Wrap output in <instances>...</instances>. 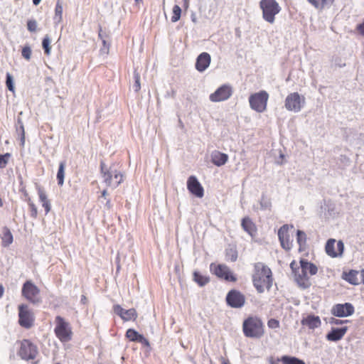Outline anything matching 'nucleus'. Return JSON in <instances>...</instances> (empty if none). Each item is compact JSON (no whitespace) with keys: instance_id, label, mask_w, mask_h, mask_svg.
Here are the masks:
<instances>
[{"instance_id":"9","label":"nucleus","mask_w":364,"mask_h":364,"mask_svg":"<svg viewBox=\"0 0 364 364\" xmlns=\"http://www.w3.org/2000/svg\"><path fill=\"white\" fill-rule=\"evenodd\" d=\"M305 103V98L298 92H292L287 95L284 102V107L288 111L299 112Z\"/></svg>"},{"instance_id":"36","label":"nucleus","mask_w":364,"mask_h":364,"mask_svg":"<svg viewBox=\"0 0 364 364\" xmlns=\"http://www.w3.org/2000/svg\"><path fill=\"white\" fill-rule=\"evenodd\" d=\"M181 9L179 6L175 5L173 8V15L171 16V21L175 23L181 18Z\"/></svg>"},{"instance_id":"47","label":"nucleus","mask_w":364,"mask_h":364,"mask_svg":"<svg viewBox=\"0 0 364 364\" xmlns=\"http://www.w3.org/2000/svg\"><path fill=\"white\" fill-rule=\"evenodd\" d=\"M260 205H261L262 208L267 209L270 207L271 203L269 201V200H267L264 196H262L261 201H260Z\"/></svg>"},{"instance_id":"19","label":"nucleus","mask_w":364,"mask_h":364,"mask_svg":"<svg viewBox=\"0 0 364 364\" xmlns=\"http://www.w3.org/2000/svg\"><path fill=\"white\" fill-rule=\"evenodd\" d=\"M188 191L196 196L202 198L203 196V188L196 176H191L187 181Z\"/></svg>"},{"instance_id":"31","label":"nucleus","mask_w":364,"mask_h":364,"mask_svg":"<svg viewBox=\"0 0 364 364\" xmlns=\"http://www.w3.org/2000/svg\"><path fill=\"white\" fill-rule=\"evenodd\" d=\"M65 168V161H61L59 164V168H58V171L57 173L58 184L60 186H62L64 183Z\"/></svg>"},{"instance_id":"58","label":"nucleus","mask_w":364,"mask_h":364,"mask_svg":"<svg viewBox=\"0 0 364 364\" xmlns=\"http://www.w3.org/2000/svg\"><path fill=\"white\" fill-rule=\"evenodd\" d=\"M280 158H282V159L284 158V155L282 154H280Z\"/></svg>"},{"instance_id":"53","label":"nucleus","mask_w":364,"mask_h":364,"mask_svg":"<svg viewBox=\"0 0 364 364\" xmlns=\"http://www.w3.org/2000/svg\"><path fill=\"white\" fill-rule=\"evenodd\" d=\"M107 194V190H104V191L102 192V196H101L105 198H106Z\"/></svg>"},{"instance_id":"12","label":"nucleus","mask_w":364,"mask_h":364,"mask_svg":"<svg viewBox=\"0 0 364 364\" xmlns=\"http://www.w3.org/2000/svg\"><path fill=\"white\" fill-rule=\"evenodd\" d=\"M232 94V89L228 85H223L212 93L209 98L211 102H218L227 100Z\"/></svg>"},{"instance_id":"38","label":"nucleus","mask_w":364,"mask_h":364,"mask_svg":"<svg viewBox=\"0 0 364 364\" xmlns=\"http://www.w3.org/2000/svg\"><path fill=\"white\" fill-rule=\"evenodd\" d=\"M50 40L49 37L48 36H46L44 37V38L43 39L42 46H43V48L44 49L45 53L48 55H50Z\"/></svg>"},{"instance_id":"37","label":"nucleus","mask_w":364,"mask_h":364,"mask_svg":"<svg viewBox=\"0 0 364 364\" xmlns=\"http://www.w3.org/2000/svg\"><path fill=\"white\" fill-rule=\"evenodd\" d=\"M99 37L102 39L103 44V47L100 49L101 53L102 54H108L109 50V43H108L107 41L103 38L101 28L99 31Z\"/></svg>"},{"instance_id":"34","label":"nucleus","mask_w":364,"mask_h":364,"mask_svg":"<svg viewBox=\"0 0 364 364\" xmlns=\"http://www.w3.org/2000/svg\"><path fill=\"white\" fill-rule=\"evenodd\" d=\"M296 240L299 245L300 249L305 246L306 242V235L302 230H297L296 232Z\"/></svg>"},{"instance_id":"1","label":"nucleus","mask_w":364,"mask_h":364,"mask_svg":"<svg viewBox=\"0 0 364 364\" xmlns=\"http://www.w3.org/2000/svg\"><path fill=\"white\" fill-rule=\"evenodd\" d=\"M300 266L301 269L297 267L295 261L290 264V267L294 274V279L299 287L304 289H308L311 285L308 273L311 276L315 275L318 272V268L314 264L304 259L300 260Z\"/></svg>"},{"instance_id":"43","label":"nucleus","mask_w":364,"mask_h":364,"mask_svg":"<svg viewBox=\"0 0 364 364\" xmlns=\"http://www.w3.org/2000/svg\"><path fill=\"white\" fill-rule=\"evenodd\" d=\"M10 156L9 154H6L4 155L0 154V168H3L6 167L8 163V159Z\"/></svg>"},{"instance_id":"48","label":"nucleus","mask_w":364,"mask_h":364,"mask_svg":"<svg viewBox=\"0 0 364 364\" xmlns=\"http://www.w3.org/2000/svg\"><path fill=\"white\" fill-rule=\"evenodd\" d=\"M364 284V269L358 271V284Z\"/></svg>"},{"instance_id":"39","label":"nucleus","mask_w":364,"mask_h":364,"mask_svg":"<svg viewBox=\"0 0 364 364\" xmlns=\"http://www.w3.org/2000/svg\"><path fill=\"white\" fill-rule=\"evenodd\" d=\"M6 85L9 90L14 91V78L13 76L9 73H6Z\"/></svg>"},{"instance_id":"32","label":"nucleus","mask_w":364,"mask_h":364,"mask_svg":"<svg viewBox=\"0 0 364 364\" xmlns=\"http://www.w3.org/2000/svg\"><path fill=\"white\" fill-rule=\"evenodd\" d=\"M62 15H63V6L60 0L57 1L55 9V16L54 21L55 23H58L62 21Z\"/></svg>"},{"instance_id":"26","label":"nucleus","mask_w":364,"mask_h":364,"mask_svg":"<svg viewBox=\"0 0 364 364\" xmlns=\"http://www.w3.org/2000/svg\"><path fill=\"white\" fill-rule=\"evenodd\" d=\"M309 4L314 6L316 9L322 10L326 7L331 6L334 0H307Z\"/></svg>"},{"instance_id":"3","label":"nucleus","mask_w":364,"mask_h":364,"mask_svg":"<svg viewBox=\"0 0 364 364\" xmlns=\"http://www.w3.org/2000/svg\"><path fill=\"white\" fill-rule=\"evenodd\" d=\"M100 173L107 186L117 188L123 181V175L113 166L107 167L104 161L100 163Z\"/></svg>"},{"instance_id":"46","label":"nucleus","mask_w":364,"mask_h":364,"mask_svg":"<svg viewBox=\"0 0 364 364\" xmlns=\"http://www.w3.org/2000/svg\"><path fill=\"white\" fill-rule=\"evenodd\" d=\"M267 326L270 328H277L279 327V322L277 319L271 318L268 321Z\"/></svg>"},{"instance_id":"42","label":"nucleus","mask_w":364,"mask_h":364,"mask_svg":"<svg viewBox=\"0 0 364 364\" xmlns=\"http://www.w3.org/2000/svg\"><path fill=\"white\" fill-rule=\"evenodd\" d=\"M27 28L30 32H36L37 30V22L34 19H30L27 22Z\"/></svg>"},{"instance_id":"20","label":"nucleus","mask_w":364,"mask_h":364,"mask_svg":"<svg viewBox=\"0 0 364 364\" xmlns=\"http://www.w3.org/2000/svg\"><path fill=\"white\" fill-rule=\"evenodd\" d=\"M211 58L209 53L203 52L200 53L196 59V68L198 71L202 73L205 71L210 65Z\"/></svg>"},{"instance_id":"21","label":"nucleus","mask_w":364,"mask_h":364,"mask_svg":"<svg viewBox=\"0 0 364 364\" xmlns=\"http://www.w3.org/2000/svg\"><path fill=\"white\" fill-rule=\"evenodd\" d=\"M348 331V327L344 326L340 328H333L331 331L327 333L326 339L329 341H338L344 336Z\"/></svg>"},{"instance_id":"8","label":"nucleus","mask_w":364,"mask_h":364,"mask_svg":"<svg viewBox=\"0 0 364 364\" xmlns=\"http://www.w3.org/2000/svg\"><path fill=\"white\" fill-rule=\"evenodd\" d=\"M22 295L33 304L41 302L40 289L31 282L26 281L22 287Z\"/></svg>"},{"instance_id":"6","label":"nucleus","mask_w":364,"mask_h":364,"mask_svg":"<svg viewBox=\"0 0 364 364\" xmlns=\"http://www.w3.org/2000/svg\"><path fill=\"white\" fill-rule=\"evenodd\" d=\"M55 327L54 329L57 338L63 343L68 342L72 338V329L70 323L63 317L58 316L55 317Z\"/></svg>"},{"instance_id":"23","label":"nucleus","mask_w":364,"mask_h":364,"mask_svg":"<svg viewBox=\"0 0 364 364\" xmlns=\"http://www.w3.org/2000/svg\"><path fill=\"white\" fill-rule=\"evenodd\" d=\"M228 160V156L226 154L219 151H214L211 154V161L217 166L224 165Z\"/></svg>"},{"instance_id":"13","label":"nucleus","mask_w":364,"mask_h":364,"mask_svg":"<svg viewBox=\"0 0 364 364\" xmlns=\"http://www.w3.org/2000/svg\"><path fill=\"white\" fill-rule=\"evenodd\" d=\"M226 301L230 306L238 309L244 306L245 297L240 291L233 289L228 293Z\"/></svg>"},{"instance_id":"18","label":"nucleus","mask_w":364,"mask_h":364,"mask_svg":"<svg viewBox=\"0 0 364 364\" xmlns=\"http://www.w3.org/2000/svg\"><path fill=\"white\" fill-rule=\"evenodd\" d=\"M113 310L124 321L135 320L137 318V313L134 309L125 310L120 305L117 304L113 306Z\"/></svg>"},{"instance_id":"52","label":"nucleus","mask_w":364,"mask_h":364,"mask_svg":"<svg viewBox=\"0 0 364 364\" xmlns=\"http://www.w3.org/2000/svg\"><path fill=\"white\" fill-rule=\"evenodd\" d=\"M4 292V288L3 285L0 284V298L2 297Z\"/></svg>"},{"instance_id":"44","label":"nucleus","mask_w":364,"mask_h":364,"mask_svg":"<svg viewBox=\"0 0 364 364\" xmlns=\"http://www.w3.org/2000/svg\"><path fill=\"white\" fill-rule=\"evenodd\" d=\"M226 256L232 262H235L237 258V253L235 250L230 249L228 251H227Z\"/></svg>"},{"instance_id":"49","label":"nucleus","mask_w":364,"mask_h":364,"mask_svg":"<svg viewBox=\"0 0 364 364\" xmlns=\"http://www.w3.org/2000/svg\"><path fill=\"white\" fill-rule=\"evenodd\" d=\"M346 322H347V320H340V319H337V318H332L331 320L330 321V323L334 324V325H341V324H343Z\"/></svg>"},{"instance_id":"17","label":"nucleus","mask_w":364,"mask_h":364,"mask_svg":"<svg viewBox=\"0 0 364 364\" xmlns=\"http://www.w3.org/2000/svg\"><path fill=\"white\" fill-rule=\"evenodd\" d=\"M354 307L350 303L338 304L331 309V314L337 317H346L354 313Z\"/></svg>"},{"instance_id":"30","label":"nucleus","mask_w":364,"mask_h":364,"mask_svg":"<svg viewBox=\"0 0 364 364\" xmlns=\"http://www.w3.org/2000/svg\"><path fill=\"white\" fill-rule=\"evenodd\" d=\"M193 280L200 287L205 286L210 281L209 277L200 274L197 271L193 272Z\"/></svg>"},{"instance_id":"7","label":"nucleus","mask_w":364,"mask_h":364,"mask_svg":"<svg viewBox=\"0 0 364 364\" xmlns=\"http://www.w3.org/2000/svg\"><path fill=\"white\" fill-rule=\"evenodd\" d=\"M269 95L266 91H260L250 95L249 102L250 107L257 112H263L267 108Z\"/></svg>"},{"instance_id":"5","label":"nucleus","mask_w":364,"mask_h":364,"mask_svg":"<svg viewBox=\"0 0 364 364\" xmlns=\"http://www.w3.org/2000/svg\"><path fill=\"white\" fill-rule=\"evenodd\" d=\"M259 7L262 11V18L267 22L272 24L275 21V16L281 11V7L276 0H261Z\"/></svg>"},{"instance_id":"27","label":"nucleus","mask_w":364,"mask_h":364,"mask_svg":"<svg viewBox=\"0 0 364 364\" xmlns=\"http://www.w3.org/2000/svg\"><path fill=\"white\" fill-rule=\"evenodd\" d=\"M241 225L243 230L249 235H253V234L255 232V225L249 218H243Z\"/></svg>"},{"instance_id":"45","label":"nucleus","mask_w":364,"mask_h":364,"mask_svg":"<svg viewBox=\"0 0 364 364\" xmlns=\"http://www.w3.org/2000/svg\"><path fill=\"white\" fill-rule=\"evenodd\" d=\"M28 205L31 208V216L33 218H36L38 215V210L35 204L31 201V200H28Z\"/></svg>"},{"instance_id":"51","label":"nucleus","mask_w":364,"mask_h":364,"mask_svg":"<svg viewBox=\"0 0 364 364\" xmlns=\"http://www.w3.org/2000/svg\"><path fill=\"white\" fill-rule=\"evenodd\" d=\"M80 302L82 304H86L87 302V297L85 296V295H82L81 296V299H80Z\"/></svg>"},{"instance_id":"33","label":"nucleus","mask_w":364,"mask_h":364,"mask_svg":"<svg viewBox=\"0 0 364 364\" xmlns=\"http://www.w3.org/2000/svg\"><path fill=\"white\" fill-rule=\"evenodd\" d=\"M281 360L284 364H305L302 360L288 355L282 356Z\"/></svg>"},{"instance_id":"50","label":"nucleus","mask_w":364,"mask_h":364,"mask_svg":"<svg viewBox=\"0 0 364 364\" xmlns=\"http://www.w3.org/2000/svg\"><path fill=\"white\" fill-rule=\"evenodd\" d=\"M358 29L361 34L364 35V22L358 26Z\"/></svg>"},{"instance_id":"35","label":"nucleus","mask_w":364,"mask_h":364,"mask_svg":"<svg viewBox=\"0 0 364 364\" xmlns=\"http://www.w3.org/2000/svg\"><path fill=\"white\" fill-rule=\"evenodd\" d=\"M16 132H17V133L21 134V141L22 144H23L24 140H25L24 127H23V124L21 119L19 118L17 120Z\"/></svg>"},{"instance_id":"56","label":"nucleus","mask_w":364,"mask_h":364,"mask_svg":"<svg viewBox=\"0 0 364 364\" xmlns=\"http://www.w3.org/2000/svg\"><path fill=\"white\" fill-rule=\"evenodd\" d=\"M222 364H230L229 361L228 360H224L222 363Z\"/></svg>"},{"instance_id":"41","label":"nucleus","mask_w":364,"mask_h":364,"mask_svg":"<svg viewBox=\"0 0 364 364\" xmlns=\"http://www.w3.org/2000/svg\"><path fill=\"white\" fill-rule=\"evenodd\" d=\"M134 84L133 85V88L134 89L135 92H138L141 88L140 85V76L138 73L136 71L134 73Z\"/></svg>"},{"instance_id":"16","label":"nucleus","mask_w":364,"mask_h":364,"mask_svg":"<svg viewBox=\"0 0 364 364\" xmlns=\"http://www.w3.org/2000/svg\"><path fill=\"white\" fill-rule=\"evenodd\" d=\"M293 228V226L290 227L288 225H282L278 230V237L281 246L286 250H289L292 247L293 240L289 233V228Z\"/></svg>"},{"instance_id":"54","label":"nucleus","mask_w":364,"mask_h":364,"mask_svg":"<svg viewBox=\"0 0 364 364\" xmlns=\"http://www.w3.org/2000/svg\"><path fill=\"white\" fill-rule=\"evenodd\" d=\"M106 206H107V208L108 209H109V208H110V207H111L110 200H109V199H108V200H107V202H106Z\"/></svg>"},{"instance_id":"24","label":"nucleus","mask_w":364,"mask_h":364,"mask_svg":"<svg viewBox=\"0 0 364 364\" xmlns=\"http://www.w3.org/2000/svg\"><path fill=\"white\" fill-rule=\"evenodd\" d=\"M38 193L40 201L41 202L43 207L45 208L46 214H47L50 212L51 208L50 200L48 199L47 196L42 188H38Z\"/></svg>"},{"instance_id":"4","label":"nucleus","mask_w":364,"mask_h":364,"mask_svg":"<svg viewBox=\"0 0 364 364\" xmlns=\"http://www.w3.org/2000/svg\"><path fill=\"white\" fill-rule=\"evenodd\" d=\"M244 334L248 338H261L264 334L263 323L257 317H249L242 324Z\"/></svg>"},{"instance_id":"28","label":"nucleus","mask_w":364,"mask_h":364,"mask_svg":"<svg viewBox=\"0 0 364 364\" xmlns=\"http://www.w3.org/2000/svg\"><path fill=\"white\" fill-rule=\"evenodd\" d=\"M358 271L350 270L349 272H343V278L353 285H358Z\"/></svg>"},{"instance_id":"57","label":"nucleus","mask_w":364,"mask_h":364,"mask_svg":"<svg viewBox=\"0 0 364 364\" xmlns=\"http://www.w3.org/2000/svg\"><path fill=\"white\" fill-rule=\"evenodd\" d=\"M271 364H279V361H277V362L272 361Z\"/></svg>"},{"instance_id":"40","label":"nucleus","mask_w":364,"mask_h":364,"mask_svg":"<svg viewBox=\"0 0 364 364\" xmlns=\"http://www.w3.org/2000/svg\"><path fill=\"white\" fill-rule=\"evenodd\" d=\"M31 53H32V51H31V48L30 46H25L23 48L22 51H21V55L26 60H29L31 59Z\"/></svg>"},{"instance_id":"29","label":"nucleus","mask_w":364,"mask_h":364,"mask_svg":"<svg viewBox=\"0 0 364 364\" xmlns=\"http://www.w3.org/2000/svg\"><path fill=\"white\" fill-rule=\"evenodd\" d=\"M1 240L4 247H7L13 242V235L10 230L6 227H4L2 230Z\"/></svg>"},{"instance_id":"10","label":"nucleus","mask_w":364,"mask_h":364,"mask_svg":"<svg viewBox=\"0 0 364 364\" xmlns=\"http://www.w3.org/2000/svg\"><path fill=\"white\" fill-rule=\"evenodd\" d=\"M18 354L23 360H33L38 354L37 347L29 341L23 340L21 342Z\"/></svg>"},{"instance_id":"11","label":"nucleus","mask_w":364,"mask_h":364,"mask_svg":"<svg viewBox=\"0 0 364 364\" xmlns=\"http://www.w3.org/2000/svg\"><path fill=\"white\" fill-rule=\"evenodd\" d=\"M18 311L19 324L26 328H31L33 323V316L32 312L28 309V306L21 304L18 306Z\"/></svg>"},{"instance_id":"55","label":"nucleus","mask_w":364,"mask_h":364,"mask_svg":"<svg viewBox=\"0 0 364 364\" xmlns=\"http://www.w3.org/2000/svg\"><path fill=\"white\" fill-rule=\"evenodd\" d=\"M41 0H33V4L36 6L38 5Z\"/></svg>"},{"instance_id":"25","label":"nucleus","mask_w":364,"mask_h":364,"mask_svg":"<svg viewBox=\"0 0 364 364\" xmlns=\"http://www.w3.org/2000/svg\"><path fill=\"white\" fill-rule=\"evenodd\" d=\"M126 336L131 341H138L140 343L146 342L148 343V341L146 339L142 336L141 334H139L137 331H136L134 329L129 328L127 331Z\"/></svg>"},{"instance_id":"2","label":"nucleus","mask_w":364,"mask_h":364,"mask_svg":"<svg viewBox=\"0 0 364 364\" xmlns=\"http://www.w3.org/2000/svg\"><path fill=\"white\" fill-rule=\"evenodd\" d=\"M253 284L259 293L264 292L265 289L269 290L272 285L271 269L261 262L256 263L253 274Z\"/></svg>"},{"instance_id":"15","label":"nucleus","mask_w":364,"mask_h":364,"mask_svg":"<svg viewBox=\"0 0 364 364\" xmlns=\"http://www.w3.org/2000/svg\"><path fill=\"white\" fill-rule=\"evenodd\" d=\"M210 269L219 278L224 279L226 281H236V277L232 274L229 267L225 264L214 265L211 264Z\"/></svg>"},{"instance_id":"22","label":"nucleus","mask_w":364,"mask_h":364,"mask_svg":"<svg viewBox=\"0 0 364 364\" xmlns=\"http://www.w3.org/2000/svg\"><path fill=\"white\" fill-rule=\"evenodd\" d=\"M301 324L308 326L311 329H314L321 326V322L319 316L314 315H308L301 320Z\"/></svg>"},{"instance_id":"14","label":"nucleus","mask_w":364,"mask_h":364,"mask_svg":"<svg viewBox=\"0 0 364 364\" xmlns=\"http://www.w3.org/2000/svg\"><path fill=\"white\" fill-rule=\"evenodd\" d=\"M336 240L329 239L326 245V252L331 257H341L344 250V244L341 240L336 243Z\"/></svg>"}]
</instances>
